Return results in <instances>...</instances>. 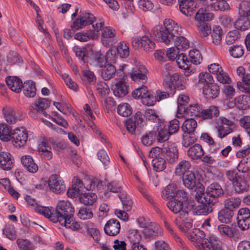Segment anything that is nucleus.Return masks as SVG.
<instances>
[{
  "label": "nucleus",
  "mask_w": 250,
  "mask_h": 250,
  "mask_svg": "<svg viewBox=\"0 0 250 250\" xmlns=\"http://www.w3.org/2000/svg\"><path fill=\"white\" fill-rule=\"evenodd\" d=\"M36 210L52 222H59L66 228L76 230L80 228V225L74 220V208L69 202L60 201L52 211L45 207H38Z\"/></svg>",
  "instance_id": "1"
},
{
  "label": "nucleus",
  "mask_w": 250,
  "mask_h": 250,
  "mask_svg": "<svg viewBox=\"0 0 250 250\" xmlns=\"http://www.w3.org/2000/svg\"><path fill=\"white\" fill-rule=\"evenodd\" d=\"M181 32V27L171 19H165L163 24L155 26L152 31L153 35L157 40L166 44L172 42L174 37H177Z\"/></svg>",
  "instance_id": "2"
},
{
  "label": "nucleus",
  "mask_w": 250,
  "mask_h": 250,
  "mask_svg": "<svg viewBox=\"0 0 250 250\" xmlns=\"http://www.w3.org/2000/svg\"><path fill=\"white\" fill-rule=\"evenodd\" d=\"M190 237L191 241L195 242L199 250H223L222 243L217 237L212 235L209 239L205 238V232L200 229H195Z\"/></svg>",
  "instance_id": "3"
},
{
  "label": "nucleus",
  "mask_w": 250,
  "mask_h": 250,
  "mask_svg": "<svg viewBox=\"0 0 250 250\" xmlns=\"http://www.w3.org/2000/svg\"><path fill=\"white\" fill-rule=\"evenodd\" d=\"M247 2L239 5V17L234 25L237 30L245 31L250 28V8L247 7Z\"/></svg>",
  "instance_id": "4"
},
{
  "label": "nucleus",
  "mask_w": 250,
  "mask_h": 250,
  "mask_svg": "<svg viewBox=\"0 0 250 250\" xmlns=\"http://www.w3.org/2000/svg\"><path fill=\"white\" fill-rule=\"evenodd\" d=\"M224 194V190L217 183L210 184L206 188L205 199L211 205H215L219 202V198Z\"/></svg>",
  "instance_id": "5"
},
{
  "label": "nucleus",
  "mask_w": 250,
  "mask_h": 250,
  "mask_svg": "<svg viewBox=\"0 0 250 250\" xmlns=\"http://www.w3.org/2000/svg\"><path fill=\"white\" fill-rule=\"evenodd\" d=\"M94 182L90 181L89 185L86 187L80 179L77 176L74 177L72 180V188L68 189L67 195L71 198L78 197L85 190L92 189V183Z\"/></svg>",
  "instance_id": "6"
},
{
  "label": "nucleus",
  "mask_w": 250,
  "mask_h": 250,
  "mask_svg": "<svg viewBox=\"0 0 250 250\" xmlns=\"http://www.w3.org/2000/svg\"><path fill=\"white\" fill-rule=\"evenodd\" d=\"M145 123L143 114L140 111H137L133 117L126 121L125 126L130 133L134 134L136 129L140 131Z\"/></svg>",
  "instance_id": "7"
},
{
  "label": "nucleus",
  "mask_w": 250,
  "mask_h": 250,
  "mask_svg": "<svg viewBox=\"0 0 250 250\" xmlns=\"http://www.w3.org/2000/svg\"><path fill=\"white\" fill-rule=\"evenodd\" d=\"M45 182L47 184L49 189L55 193L61 194L65 190L64 181L58 174L51 175Z\"/></svg>",
  "instance_id": "8"
},
{
  "label": "nucleus",
  "mask_w": 250,
  "mask_h": 250,
  "mask_svg": "<svg viewBox=\"0 0 250 250\" xmlns=\"http://www.w3.org/2000/svg\"><path fill=\"white\" fill-rule=\"evenodd\" d=\"M131 43L134 48H142L146 52H151L155 48V43L147 36H144L141 38L134 37Z\"/></svg>",
  "instance_id": "9"
},
{
  "label": "nucleus",
  "mask_w": 250,
  "mask_h": 250,
  "mask_svg": "<svg viewBox=\"0 0 250 250\" xmlns=\"http://www.w3.org/2000/svg\"><path fill=\"white\" fill-rule=\"evenodd\" d=\"M96 20L95 16L91 13H84L79 15L78 18L73 21L71 26L74 31L83 28L89 24H91Z\"/></svg>",
  "instance_id": "10"
},
{
  "label": "nucleus",
  "mask_w": 250,
  "mask_h": 250,
  "mask_svg": "<svg viewBox=\"0 0 250 250\" xmlns=\"http://www.w3.org/2000/svg\"><path fill=\"white\" fill-rule=\"evenodd\" d=\"M147 70L143 64L136 61L134 67L132 68V72L130 75L131 79L135 82H141L145 83L146 82V73Z\"/></svg>",
  "instance_id": "11"
},
{
  "label": "nucleus",
  "mask_w": 250,
  "mask_h": 250,
  "mask_svg": "<svg viewBox=\"0 0 250 250\" xmlns=\"http://www.w3.org/2000/svg\"><path fill=\"white\" fill-rule=\"evenodd\" d=\"M11 139L14 146L21 147L23 146L27 141L28 134L23 128H17L12 132Z\"/></svg>",
  "instance_id": "12"
},
{
  "label": "nucleus",
  "mask_w": 250,
  "mask_h": 250,
  "mask_svg": "<svg viewBox=\"0 0 250 250\" xmlns=\"http://www.w3.org/2000/svg\"><path fill=\"white\" fill-rule=\"evenodd\" d=\"M167 207L174 213H180V217L183 220L188 218V212L183 209V201L179 199H174L167 203Z\"/></svg>",
  "instance_id": "13"
},
{
  "label": "nucleus",
  "mask_w": 250,
  "mask_h": 250,
  "mask_svg": "<svg viewBox=\"0 0 250 250\" xmlns=\"http://www.w3.org/2000/svg\"><path fill=\"white\" fill-rule=\"evenodd\" d=\"M197 176L192 171H188L185 173L183 175V182L184 186L190 189H194L196 191L197 187L201 186L202 185L199 182Z\"/></svg>",
  "instance_id": "14"
},
{
  "label": "nucleus",
  "mask_w": 250,
  "mask_h": 250,
  "mask_svg": "<svg viewBox=\"0 0 250 250\" xmlns=\"http://www.w3.org/2000/svg\"><path fill=\"white\" fill-rule=\"evenodd\" d=\"M238 225L242 230L247 229L250 227V211L248 208L240 209L237 213Z\"/></svg>",
  "instance_id": "15"
},
{
  "label": "nucleus",
  "mask_w": 250,
  "mask_h": 250,
  "mask_svg": "<svg viewBox=\"0 0 250 250\" xmlns=\"http://www.w3.org/2000/svg\"><path fill=\"white\" fill-rule=\"evenodd\" d=\"M218 231L220 235L229 238H233L237 234L238 229L236 225H220L217 228Z\"/></svg>",
  "instance_id": "16"
},
{
  "label": "nucleus",
  "mask_w": 250,
  "mask_h": 250,
  "mask_svg": "<svg viewBox=\"0 0 250 250\" xmlns=\"http://www.w3.org/2000/svg\"><path fill=\"white\" fill-rule=\"evenodd\" d=\"M51 104V101L46 98H40L37 103L32 104L30 106V115L35 118V112H40V110L45 109L48 108Z\"/></svg>",
  "instance_id": "17"
},
{
  "label": "nucleus",
  "mask_w": 250,
  "mask_h": 250,
  "mask_svg": "<svg viewBox=\"0 0 250 250\" xmlns=\"http://www.w3.org/2000/svg\"><path fill=\"white\" fill-rule=\"evenodd\" d=\"M14 159L9 153L1 152L0 153V168L4 170H10L14 166Z\"/></svg>",
  "instance_id": "18"
},
{
  "label": "nucleus",
  "mask_w": 250,
  "mask_h": 250,
  "mask_svg": "<svg viewBox=\"0 0 250 250\" xmlns=\"http://www.w3.org/2000/svg\"><path fill=\"white\" fill-rule=\"evenodd\" d=\"M121 226L119 222L114 219L109 220L104 227L105 233L109 236H115L120 231Z\"/></svg>",
  "instance_id": "19"
},
{
  "label": "nucleus",
  "mask_w": 250,
  "mask_h": 250,
  "mask_svg": "<svg viewBox=\"0 0 250 250\" xmlns=\"http://www.w3.org/2000/svg\"><path fill=\"white\" fill-rule=\"evenodd\" d=\"M181 12L187 16H191L197 8L193 0H179Z\"/></svg>",
  "instance_id": "20"
},
{
  "label": "nucleus",
  "mask_w": 250,
  "mask_h": 250,
  "mask_svg": "<svg viewBox=\"0 0 250 250\" xmlns=\"http://www.w3.org/2000/svg\"><path fill=\"white\" fill-rule=\"evenodd\" d=\"M78 197L81 204L91 208L94 207L97 200L96 194L93 192L83 193Z\"/></svg>",
  "instance_id": "21"
},
{
  "label": "nucleus",
  "mask_w": 250,
  "mask_h": 250,
  "mask_svg": "<svg viewBox=\"0 0 250 250\" xmlns=\"http://www.w3.org/2000/svg\"><path fill=\"white\" fill-rule=\"evenodd\" d=\"M21 162L23 167L29 172L35 173L38 170V166L31 156H22L21 158Z\"/></svg>",
  "instance_id": "22"
},
{
  "label": "nucleus",
  "mask_w": 250,
  "mask_h": 250,
  "mask_svg": "<svg viewBox=\"0 0 250 250\" xmlns=\"http://www.w3.org/2000/svg\"><path fill=\"white\" fill-rule=\"evenodd\" d=\"M203 94L207 99H213L216 98L219 94V86L213 82L203 87Z\"/></svg>",
  "instance_id": "23"
},
{
  "label": "nucleus",
  "mask_w": 250,
  "mask_h": 250,
  "mask_svg": "<svg viewBox=\"0 0 250 250\" xmlns=\"http://www.w3.org/2000/svg\"><path fill=\"white\" fill-rule=\"evenodd\" d=\"M143 233L146 237L153 239L162 235V231L159 226L151 223L148 227L144 228Z\"/></svg>",
  "instance_id": "24"
},
{
  "label": "nucleus",
  "mask_w": 250,
  "mask_h": 250,
  "mask_svg": "<svg viewBox=\"0 0 250 250\" xmlns=\"http://www.w3.org/2000/svg\"><path fill=\"white\" fill-rule=\"evenodd\" d=\"M178 150L175 144H171L167 146L166 149L165 157L169 163H173L178 160Z\"/></svg>",
  "instance_id": "25"
},
{
  "label": "nucleus",
  "mask_w": 250,
  "mask_h": 250,
  "mask_svg": "<svg viewBox=\"0 0 250 250\" xmlns=\"http://www.w3.org/2000/svg\"><path fill=\"white\" fill-rule=\"evenodd\" d=\"M7 85L13 91L19 93L22 86L21 80L18 77L9 76L5 80Z\"/></svg>",
  "instance_id": "26"
},
{
  "label": "nucleus",
  "mask_w": 250,
  "mask_h": 250,
  "mask_svg": "<svg viewBox=\"0 0 250 250\" xmlns=\"http://www.w3.org/2000/svg\"><path fill=\"white\" fill-rule=\"evenodd\" d=\"M204 151L202 146L196 144L191 146L187 151V155L192 160H198L204 156Z\"/></svg>",
  "instance_id": "27"
},
{
  "label": "nucleus",
  "mask_w": 250,
  "mask_h": 250,
  "mask_svg": "<svg viewBox=\"0 0 250 250\" xmlns=\"http://www.w3.org/2000/svg\"><path fill=\"white\" fill-rule=\"evenodd\" d=\"M131 250H147L143 244H140L141 236L137 232L131 233L128 236Z\"/></svg>",
  "instance_id": "28"
},
{
  "label": "nucleus",
  "mask_w": 250,
  "mask_h": 250,
  "mask_svg": "<svg viewBox=\"0 0 250 250\" xmlns=\"http://www.w3.org/2000/svg\"><path fill=\"white\" fill-rule=\"evenodd\" d=\"M234 104L240 110H246L250 108V96L243 95L236 97Z\"/></svg>",
  "instance_id": "29"
},
{
  "label": "nucleus",
  "mask_w": 250,
  "mask_h": 250,
  "mask_svg": "<svg viewBox=\"0 0 250 250\" xmlns=\"http://www.w3.org/2000/svg\"><path fill=\"white\" fill-rule=\"evenodd\" d=\"M219 115L218 108L216 106H210L208 108L201 110L200 117L204 120L211 119L213 117H217Z\"/></svg>",
  "instance_id": "30"
},
{
  "label": "nucleus",
  "mask_w": 250,
  "mask_h": 250,
  "mask_svg": "<svg viewBox=\"0 0 250 250\" xmlns=\"http://www.w3.org/2000/svg\"><path fill=\"white\" fill-rule=\"evenodd\" d=\"M116 72L115 67L113 64L107 63L102 67L101 76L104 80L107 81L114 77Z\"/></svg>",
  "instance_id": "31"
},
{
  "label": "nucleus",
  "mask_w": 250,
  "mask_h": 250,
  "mask_svg": "<svg viewBox=\"0 0 250 250\" xmlns=\"http://www.w3.org/2000/svg\"><path fill=\"white\" fill-rule=\"evenodd\" d=\"M189 97L185 95H181L179 96L177 100V117L178 118L182 117L183 114L187 108L186 106L189 101Z\"/></svg>",
  "instance_id": "32"
},
{
  "label": "nucleus",
  "mask_w": 250,
  "mask_h": 250,
  "mask_svg": "<svg viewBox=\"0 0 250 250\" xmlns=\"http://www.w3.org/2000/svg\"><path fill=\"white\" fill-rule=\"evenodd\" d=\"M232 184L234 191L239 194L247 192L249 188V185L246 180L240 176L237 177Z\"/></svg>",
  "instance_id": "33"
},
{
  "label": "nucleus",
  "mask_w": 250,
  "mask_h": 250,
  "mask_svg": "<svg viewBox=\"0 0 250 250\" xmlns=\"http://www.w3.org/2000/svg\"><path fill=\"white\" fill-rule=\"evenodd\" d=\"M197 126L196 121L193 118L186 119L182 125V131L188 134H194Z\"/></svg>",
  "instance_id": "34"
},
{
  "label": "nucleus",
  "mask_w": 250,
  "mask_h": 250,
  "mask_svg": "<svg viewBox=\"0 0 250 250\" xmlns=\"http://www.w3.org/2000/svg\"><path fill=\"white\" fill-rule=\"evenodd\" d=\"M3 114L6 122L9 124H13L17 121V117L12 107L5 106L2 109Z\"/></svg>",
  "instance_id": "35"
},
{
  "label": "nucleus",
  "mask_w": 250,
  "mask_h": 250,
  "mask_svg": "<svg viewBox=\"0 0 250 250\" xmlns=\"http://www.w3.org/2000/svg\"><path fill=\"white\" fill-rule=\"evenodd\" d=\"M234 215V212L229 209L224 208L220 210L218 213V220L223 223H230Z\"/></svg>",
  "instance_id": "36"
},
{
  "label": "nucleus",
  "mask_w": 250,
  "mask_h": 250,
  "mask_svg": "<svg viewBox=\"0 0 250 250\" xmlns=\"http://www.w3.org/2000/svg\"><path fill=\"white\" fill-rule=\"evenodd\" d=\"M113 90L114 95L119 98L123 97L128 93L127 86L123 81L117 82L114 86Z\"/></svg>",
  "instance_id": "37"
},
{
  "label": "nucleus",
  "mask_w": 250,
  "mask_h": 250,
  "mask_svg": "<svg viewBox=\"0 0 250 250\" xmlns=\"http://www.w3.org/2000/svg\"><path fill=\"white\" fill-rule=\"evenodd\" d=\"M12 128L6 124H0V139L4 142L11 140L12 135Z\"/></svg>",
  "instance_id": "38"
},
{
  "label": "nucleus",
  "mask_w": 250,
  "mask_h": 250,
  "mask_svg": "<svg viewBox=\"0 0 250 250\" xmlns=\"http://www.w3.org/2000/svg\"><path fill=\"white\" fill-rule=\"evenodd\" d=\"M23 92L27 97H33L36 92L35 83L32 81H28L22 84Z\"/></svg>",
  "instance_id": "39"
},
{
  "label": "nucleus",
  "mask_w": 250,
  "mask_h": 250,
  "mask_svg": "<svg viewBox=\"0 0 250 250\" xmlns=\"http://www.w3.org/2000/svg\"><path fill=\"white\" fill-rule=\"evenodd\" d=\"M210 38L211 42L215 45H218L221 42L223 35V31L219 26H215L211 31Z\"/></svg>",
  "instance_id": "40"
},
{
  "label": "nucleus",
  "mask_w": 250,
  "mask_h": 250,
  "mask_svg": "<svg viewBox=\"0 0 250 250\" xmlns=\"http://www.w3.org/2000/svg\"><path fill=\"white\" fill-rule=\"evenodd\" d=\"M241 204V199L238 197H230L226 199L224 202V208L232 210L238 208Z\"/></svg>",
  "instance_id": "41"
},
{
  "label": "nucleus",
  "mask_w": 250,
  "mask_h": 250,
  "mask_svg": "<svg viewBox=\"0 0 250 250\" xmlns=\"http://www.w3.org/2000/svg\"><path fill=\"white\" fill-rule=\"evenodd\" d=\"M204 202H201L200 204L197 206L196 212L199 215H206L211 213L213 210L212 206L214 205H211L206 201V199L204 197Z\"/></svg>",
  "instance_id": "42"
},
{
  "label": "nucleus",
  "mask_w": 250,
  "mask_h": 250,
  "mask_svg": "<svg viewBox=\"0 0 250 250\" xmlns=\"http://www.w3.org/2000/svg\"><path fill=\"white\" fill-rule=\"evenodd\" d=\"M191 167L190 163L187 160H182L176 166L175 170V173L177 175H184L185 173L189 171L188 169Z\"/></svg>",
  "instance_id": "43"
},
{
  "label": "nucleus",
  "mask_w": 250,
  "mask_h": 250,
  "mask_svg": "<svg viewBox=\"0 0 250 250\" xmlns=\"http://www.w3.org/2000/svg\"><path fill=\"white\" fill-rule=\"evenodd\" d=\"M213 14L206 12L205 9L203 8L199 9L196 13L195 19L200 22H205V21H209L213 19Z\"/></svg>",
  "instance_id": "44"
},
{
  "label": "nucleus",
  "mask_w": 250,
  "mask_h": 250,
  "mask_svg": "<svg viewBox=\"0 0 250 250\" xmlns=\"http://www.w3.org/2000/svg\"><path fill=\"white\" fill-rule=\"evenodd\" d=\"M107 63L104 55L100 52H98L94 55L90 64L93 66L102 68Z\"/></svg>",
  "instance_id": "45"
},
{
  "label": "nucleus",
  "mask_w": 250,
  "mask_h": 250,
  "mask_svg": "<svg viewBox=\"0 0 250 250\" xmlns=\"http://www.w3.org/2000/svg\"><path fill=\"white\" fill-rule=\"evenodd\" d=\"M176 187L172 184L167 186L162 191V197L164 199L172 198L176 195Z\"/></svg>",
  "instance_id": "46"
},
{
  "label": "nucleus",
  "mask_w": 250,
  "mask_h": 250,
  "mask_svg": "<svg viewBox=\"0 0 250 250\" xmlns=\"http://www.w3.org/2000/svg\"><path fill=\"white\" fill-rule=\"evenodd\" d=\"M152 165L155 171L160 172L166 168V161L163 158L156 157L153 158L152 161Z\"/></svg>",
  "instance_id": "47"
},
{
  "label": "nucleus",
  "mask_w": 250,
  "mask_h": 250,
  "mask_svg": "<svg viewBox=\"0 0 250 250\" xmlns=\"http://www.w3.org/2000/svg\"><path fill=\"white\" fill-rule=\"evenodd\" d=\"M213 82V77L209 73L202 72L198 76V82L197 84H202L204 86H205Z\"/></svg>",
  "instance_id": "48"
},
{
  "label": "nucleus",
  "mask_w": 250,
  "mask_h": 250,
  "mask_svg": "<svg viewBox=\"0 0 250 250\" xmlns=\"http://www.w3.org/2000/svg\"><path fill=\"white\" fill-rule=\"evenodd\" d=\"M197 27L200 36L202 37H206L211 33V26L206 22H199Z\"/></svg>",
  "instance_id": "49"
},
{
  "label": "nucleus",
  "mask_w": 250,
  "mask_h": 250,
  "mask_svg": "<svg viewBox=\"0 0 250 250\" xmlns=\"http://www.w3.org/2000/svg\"><path fill=\"white\" fill-rule=\"evenodd\" d=\"M176 40L175 41L174 44L177 50L179 51H184L189 46V43L188 40L184 37H176Z\"/></svg>",
  "instance_id": "50"
},
{
  "label": "nucleus",
  "mask_w": 250,
  "mask_h": 250,
  "mask_svg": "<svg viewBox=\"0 0 250 250\" xmlns=\"http://www.w3.org/2000/svg\"><path fill=\"white\" fill-rule=\"evenodd\" d=\"M229 51L234 58L242 57L244 53L243 46L241 45H233L229 48Z\"/></svg>",
  "instance_id": "51"
},
{
  "label": "nucleus",
  "mask_w": 250,
  "mask_h": 250,
  "mask_svg": "<svg viewBox=\"0 0 250 250\" xmlns=\"http://www.w3.org/2000/svg\"><path fill=\"white\" fill-rule=\"evenodd\" d=\"M175 59L177 65L180 68L184 69H189L190 62L183 53H181L176 56Z\"/></svg>",
  "instance_id": "52"
},
{
  "label": "nucleus",
  "mask_w": 250,
  "mask_h": 250,
  "mask_svg": "<svg viewBox=\"0 0 250 250\" xmlns=\"http://www.w3.org/2000/svg\"><path fill=\"white\" fill-rule=\"evenodd\" d=\"M117 32L114 28L110 26H106L102 30V37L103 43H104L106 39L114 38L116 35Z\"/></svg>",
  "instance_id": "53"
},
{
  "label": "nucleus",
  "mask_w": 250,
  "mask_h": 250,
  "mask_svg": "<svg viewBox=\"0 0 250 250\" xmlns=\"http://www.w3.org/2000/svg\"><path fill=\"white\" fill-rule=\"evenodd\" d=\"M119 197L122 203L123 209L126 211L130 210L132 206V202L130 197L124 193H120Z\"/></svg>",
  "instance_id": "54"
},
{
  "label": "nucleus",
  "mask_w": 250,
  "mask_h": 250,
  "mask_svg": "<svg viewBox=\"0 0 250 250\" xmlns=\"http://www.w3.org/2000/svg\"><path fill=\"white\" fill-rule=\"evenodd\" d=\"M117 50L120 56L122 58H126L129 56V47L125 42H121L119 43Z\"/></svg>",
  "instance_id": "55"
},
{
  "label": "nucleus",
  "mask_w": 250,
  "mask_h": 250,
  "mask_svg": "<svg viewBox=\"0 0 250 250\" xmlns=\"http://www.w3.org/2000/svg\"><path fill=\"white\" fill-rule=\"evenodd\" d=\"M117 112L119 114L123 117H128L131 114L132 111L130 105L127 103H124L118 105Z\"/></svg>",
  "instance_id": "56"
},
{
  "label": "nucleus",
  "mask_w": 250,
  "mask_h": 250,
  "mask_svg": "<svg viewBox=\"0 0 250 250\" xmlns=\"http://www.w3.org/2000/svg\"><path fill=\"white\" fill-rule=\"evenodd\" d=\"M229 6L225 0H218L210 5V9L213 10L225 11L229 9Z\"/></svg>",
  "instance_id": "57"
},
{
  "label": "nucleus",
  "mask_w": 250,
  "mask_h": 250,
  "mask_svg": "<svg viewBox=\"0 0 250 250\" xmlns=\"http://www.w3.org/2000/svg\"><path fill=\"white\" fill-rule=\"evenodd\" d=\"M18 248L20 250H34V247L27 239H18L16 241Z\"/></svg>",
  "instance_id": "58"
},
{
  "label": "nucleus",
  "mask_w": 250,
  "mask_h": 250,
  "mask_svg": "<svg viewBox=\"0 0 250 250\" xmlns=\"http://www.w3.org/2000/svg\"><path fill=\"white\" fill-rule=\"evenodd\" d=\"M189 56L190 62L194 64H198L201 63L202 60V56L199 50L194 49L190 50L189 52Z\"/></svg>",
  "instance_id": "59"
},
{
  "label": "nucleus",
  "mask_w": 250,
  "mask_h": 250,
  "mask_svg": "<svg viewBox=\"0 0 250 250\" xmlns=\"http://www.w3.org/2000/svg\"><path fill=\"white\" fill-rule=\"evenodd\" d=\"M148 92L146 86L143 85L141 87L135 89L132 92V95L134 98L141 99L142 102H143V100L146 96Z\"/></svg>",
  "instance_id": "60"
},
{
  "label": "nucleus",
  "mask_w": 250,
  "mask_h": 250,
  "mask_svg": "<svg viewBox=\"0 0 250 250\" xmlns=\"http://www.w3.org/2000/svg\"><path fill=\"white\" fill-rule=\"evenodd\" d=\"M185 113L191 116H199L202 108L197 104H194L186 107Z\"/></svg>",
  "instance_id": "61"
},
{
  "label": "nucleus",
  "mask_w": 250,
  "mask_h": 250,
  "mask_svg": "<svg viewBox=\"0 0 250 250\" xmlns=\"http://www.w3.org/2000/svg\"><path fill=\"white\" fill-rule=\"evenodd\" d=\"M92 208H82L78 214V216L83 220L89 219L93 217V213L91 211Z\"/></svg>",
  "instance_id": "62"
},
{
  "label": "nucleus",
  "mask_w": 250,
  "mask_h": 250,
  "mask_svg": "<svg viewBox=\"0 0 250 250\" xmlns=\"http://www.w3.org/2000/svg\"><path fill=\"white\" fill-rule=\"evenodd\" d=\"M237 169L243 173H246L250 169V158H243L239 164Z\"/></svg>",
  "instance_id": "63"
},
{
  "label": "nucleus",
  "mask_w": 250,
  "mask_h": 250,
  "mask_svg": "<svg viewBox=\"0 0 250 250\" xmlns=\"http://www.w3.org/2000/svg\"><path fill=\"white\" fill-rule=\"evenodd\" d=\"M239 38V33L237 30L229 32L226 36V42L228 44H231Z\"/></svg>",
  "instance_id": "64"
}]
</instances>
